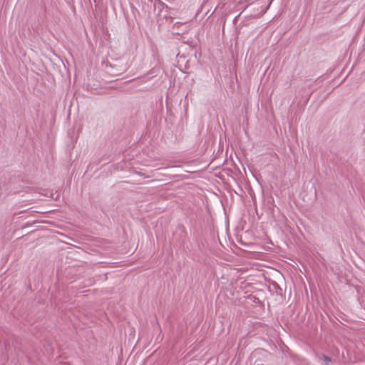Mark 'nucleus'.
<instances>
[{
  "label": "nucleus",
  "instance_id": "obj_2",
  "mask_svg": "<svg viewBox=\"0 0 365 365\" xmlns=\"http://www.w3.org/2000/svg\"><path fill=\"white\" fill-rule=\"evenodd\" d=\"M156 3L159 4L160 11L165 6L161 0H142L143 11L145 15H147L148 17L150 16L152 11H155L156 9Z\"/></svg>",
  "mask_w": 365,
  "mask_h": 365
},
{
  "label": "nucleus",
  "instance_id": "obj_1",
  "mask_svg": "<svg viewBox=\"0 0 365 365\" xmlns=\"http://www.w3.org/2000/svg\"><path fill=\"white\" fill-rule=\"evenodd\" d=\"M105 63L106 71L112 76H118L123 73L128 68V63L124 58L113 59V61H107Z\"/></svg>",
  "mask_w": 365,
  "mask_h": 365
},
{
  "label": "nucleus",
  "instance_id": "obj_3",
  "mask_svg": "<svg viewBox=\"0 0 365 365\" xmlns=\"http://www.w3.org/2000/svg\"><path fill=\"white\" fill-rule=\"evenodd\" d=\"M319 359L324 363V365H332V359L329 356L321 354L319 356Z\"/></svg>",
  "mask_w": 365,
  "mask_h": 365
}]
</instances>
